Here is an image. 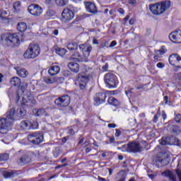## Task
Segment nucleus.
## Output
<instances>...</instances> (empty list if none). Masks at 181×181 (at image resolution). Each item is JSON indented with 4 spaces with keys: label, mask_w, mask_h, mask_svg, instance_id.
<instances>
[{
    "label": "nucleus",
    "mask_w": 181,
    "mask_h": 181,
    "mask_svg": "<svg viewBox=\"0 0 181 181\" xmlns=\"http://www.w3.org/2000/svg\"><path fill=\"white\" fill-rule=\"evenodd\" d=\"M6 117H0V134L6 135L12 129L13 122L15 119V108L10 109L6 113Z\"/></svg>",
    "instance_id": "nucleus-1"
},
{
    "label": "nucleus",
    "mask_w": 181,
    "mask_h": 181,
    "mask_svg": "<svg viewBox=\"0 0 181 181\" xmlns=\"http://www.w3.org/2000/svg\"><path fill=\"white\" fill-rule=\"evenodd\" d=\"M79 49L83 53V55L80 54L78 52H74L71 57L72 62H80V60H83V62H87V59L90 57V53L93 50V47L90 45L83 44L79 45Z\"/></svg>",
    "instance_id": "nucleus-2"
},
{
    "label": "nucleus",
    "mask_w": 181,
    "mask_h": 181,
    "mask_svg": "<svg viewBox=\"0 0 181 181\" xmlns=\"http://www.w3.org/2000/svg\"><path fill=\"white\" fill-rule=\"evenodd\" d=\"M22 94H24L22 97V105H27V107H33L34 105H36V100H35V98L32 96L30 92L22 90V89H19L16 93V103L19 101L21 98L20 95H22Z\"/></svg>",
    "instance_id": "nucleus-3"
},
{
    "label": "nucleus",
    "mask_w": 181,
    "mask_h": 181,
    "mask_svg": "<svg viewBox=\"0 0 181 181\" xmlns=\"http://www.w3.org/2000/svg\"><path fill=\"white\" fill-rule=\"evenodd\" d=\"M1 41L3 45L10 46L11 47H15V46H19V36L16 33H6L1 36Z\"/></svg>",
    "instance_id": "nucleus-4"
},
{
    "label": "nucleus",
    "mask_w": 181,
    "mask_h": 181,
    "mask_svg": "<svg viewBox=\"0 0 181 181\" xmlns=\"http://www.w3.org/2000/svg\"><path fill=\"white\" fill-rule=\"evenodd\" d=\"M170 8V1H165L149 6V9L153 15H162Z\"/></svg>",
    "instance_id": "nucleus-5"
},
{
    "label": "nucleus",
    "mask_w": 181,
    "mask_h": 181,
    "mask_svg": "<svg viewBox=\"0 0 181 181\" xmlns=\"http://www.w3.org/2000/svg\"><path fill=\"white\" fill-rule=\"evenodd\" d=\"M40 54V47L37 44L31 43L24 52L25 59H36Z\"/></svg>",
    "instance_id": "nucleus-6"
},
{
    "label": "nucleus",
    "mask_w": 181,
    "mask_h": 181,
    "mask_svg": "<svg viewBox=\"0 0 181 181\" xmlns=\"http://www.w3.org/2000/svg\"><path fill=\"white\" fill-rule=\"evenodd\" d=\"M105 82L110 88H115L118 84V78L113 73H107L105 76Z\"/></svg>",
    "instance_id": "nucleus-7"
},
{
    "label": "nucleus",
    "mask_w": 181,
    "mask_h": 181,
    "mask_svg": "<svg viewBox=\"0 0 181 181\" xmlns=\"http://www.w3.org/2000/svg\"><path fill=\"white\" fill-rule=\"evenodd\" d=\"M160 145H177V146H180V140L176 138L175 136H170L163 137L160 142Z\"/></svg>",
    "instance_id": "nucleus-8"
},
{
    "label": "nucleus",
    "mask_w": 181,
    "mask_h": 181,
    "mask_svg": "<svg viewBox=\"0 0 181 181\" xmlns=\"http://www.w3.org/2000/svg\"><path fill=\"white\" fill-rule=\"evenodd\" d=\"M71 98L68 95H63L54 100V104L59 107L63 108L70 105Z\"/></svg>",
    "instance_id": "nucleus-9"
},
{
    "label": "nucleus",
    "mask_w": 181,
    "mask_h": 181,
    "mask_svg": "<svg viewBox=\"0 0 181 181\" xmlns=\"http://www.w3.org/2000/svg\"><path fill=\"white\" fill-rule=\"evenodd\" d=\"M28 139L29 142H31V144L39 145V144H42V141H43V134L37 133H31L28 134Z\"/></svg>",
    "instance_id": "nucleus-10"
},
{
    "label": "nucleus",
    "mask_w": 181,
    "mask_h": 181,
    "mask_svg": "<svg viewBox=\"0 0 181 181\" xmlns=\"http://www.w3.org/2000/svg\"><path fill=\"white\" fill-rule=\"evenodd\" d=\"M169 63L173 67L181 69V57L177 54H172L169 57Z\"/></svg>",
    "instance_id": "nucleus-11"
},
{
    "label": "nucleus",
    "mask_w": 181,
    "mask_h": 181,
    "mask_svg": "<svg viewBox=\"0 0 181 181\" xmlns=\"http://www.w3.org/2000/svg\"><path fill=\"white\" fill-rule=\"evenodd\" d=\"M28 11L29 13L33 15L34 16H40L43 12V8L39 5L31 4L28 6Z\"/></svg>",
    "instance_id": "nucleus-12"
},
{
    "label": "nucleus",
    "mask_w": 181,
    "mask_h": 181,
    "mask_svg": "<svg viewBox=\"0 0 181 181\" xmlns=\"http://www.w3.org/2000/svg\"><path fill=\"white\" fill-rule=\"evenodd\" d=\"M168 163L169 161L165 156L156 157L153 160V165H155L157 168H163V166H167Z\"/></svg>",
    "instance_id": "nucleus-13"
},
{
    "label": "nucleus",
    "mask_w": 181,
    "mask_h": 181,
    "mask_svg": "<svg viewBox=\"0 0 181 181\" xmlns=\"http://www.w3.org/2000/svg\"><path fill=\"white\" fill-rule=\"evenodd\" d=\"M106 98H107V94L104 93H96L93 98L94 105H95V107H98V105H101V104H103V103H105Z\"/></svg>",
    "instance_id": "nucleus-14"
},
{
    "label": "nucleus",
    "mask_w": 181,
    "mask_h": 181,
    "mask_svg": "<svg viewBox=\"0 0 181 181\" xmlns=\"http://www.w3.org/2000/svg\"><path fill=\"white\" fill-rule=\"evenodd\" d=\"M62 15L63 22H70L74 18V13L69 8H64Z\"/></svg>",
    "instance_id": "nucleus-15"
},
{
    "label": "nucleus",
    "mask_w": 181,
    "mask_h": 181,
    "mask_svg": "<svg viewBox=\"0 0 181 181\" xmlns=\"http://www.w3.org/2000/svg\"><path fill=\"white\" fill-rule=\"evenodd\" d=\"M92 76L90 74L88 75H80L78 76L79 83V88L81 90H86V87L87 86V83L91 78Z\"/></svg>",
    "instance_id": "nucleus-16"
},
{
    "label": "nucleus",
    "mask_w": 181,
    "mask_h": 181,
    "mask_svg": "<svg viewBox=\"0 0 181 181\" xmlns=\"http://www.w3.org/2000/svg\"><path fill=\"white\" fill-rule=\"evenodd\" d=\"M141 150L142 147L141 146V144L139 142L132 141L129 143V152L138 153V152H141Z\"/></svg>",
    "instance_id": "nucleus-17"
},
{
    "label": "nucleus",
    "mask_w": 181,
    "mask_h": 181,
    "mask_svg": "<svg viewBox=\"0 0 181 181\" xmlns=\"http://www.w3.org/2000/svg\"><path fill=\"white\" fill-rule=\"evenodd\" d=\"M169 39L173 43H181V30L171 33Z\"/></svg>",
    "instance_id": "nucleus-18"
},
{
    "label": "nucleus",
    "mask_w": 181,
    "mask_h": 181,
    "mask_svg": "<svg viewBox=\"0 0 181 181\" xmlns=\"http://www.w3.org/2000/svg\"><path fill=\"white\" fill-rule=\"evenodd\" d=\"M31 162H32V158H30V157L26 154L23 155L17 160V163L18 165H20V166L28 165V163H30Z\"/></svg>",
    "instance_id": "nucleus-19"
},
{
    "label": "nucleus",
    "mask_w": 181,
    "mask_h": 181,
    "mask_svg": "<svg viewBox=\"0 0 181 181\" xmlns=\"http://www.w3.org/2000/svg\"><path fill=\"white\" fill-rule=\"evenodd\" d=\"M163 176L165 177H168L169 180L171 181H177L176 178V174L172 172L171 170H166L165 171L162 173Z\"/></svg>",
    "instance_id": "nucleus-20"
},
{
    "label": "nucleus",
    "mask_w": 181,
    "mask_h": 181,
    "mask_svg": "<svg viewBox=\"0 0 181 181\" xmlns=\"http://www.w3.org/2000/svg\"><path fill=\"white\" fill-rule=\"evenodd\" d=\"M85 6L90 13H97V6H95V4L93 2H87L86 3Z\"/></svg>",
    "instance_id": "nucleus-21"
},
{
    "label": "nucleus",
    "mask_w": 181,
    "mask_h": 181,
    "mask_svg": "<svg viewBox=\"0 0 181 181\" xmlns=\"http://www.w3.org/2000/svg\"><path fill=\"white\" fill-rule=\"evenodd\" d=\"M15 70L16 71L17 74L18 76H19V77H22L23 78H26L27 76H29V72L28 71V70L23 68L17 66L15 68Z\"/></svg>",
    "instance_id": "nucleus-22"
},
{
    "label": "nucleus",
    "mask_w": 181,
    "mask_h": 181,
    "mask_svg": "<svg viewBox=\"0 0 181 181\" xmlns=\"http://www.w3.org/2000/svg\"><path fill=\"white\" fill-rule=\"evenodd\" d=\"M33 112L35 117H43V115L47 117V115H49L47 112H46V110L43 108L34 109Z\"/></svg>",
    "instance_id": "nucleus-23"
},
{
    "label": "nucleus",
    "mask_w": 181,
    "mask_h": 181,
    "mask_svg": "<svg viewBox=\"0 0 181 181\" xmlns=\"http://www.w3.org/2000/svg\"><path fill=\"white\" fill-rule=\"evenodd\" d=\"M54 16H56V11L49 8L47 10L45 14L44 15V19L49 21V19H53Z\"/></svg>",
    "instance_id": "nucleus-24"
},
{
    "label": "nucleus",
    "mask_w": 181,
    "mask_h": 181,
    "mask_svg": "<svg viewBox=\"0 0 181 181\" xmlns=\"http://www.w3.org/2000/svg\"><path fill=\"white\" fill-rule=\"evenodd\" d=\"M68 67L74 73H78V71L80 70V65H78L76 62L69 63Z\"/></svg>",
    "instance_id": "nucleus-25"
},
{
    "label": "nucleus",
    "mask_w": 181,
    "mask_h": 181,
    "mask_svg": "<svg viewBox=\"0 0 181 181\" xmlns=\"http://www.w3.org/2000/svg\"><path fill=\"white\" fill-rule=\"evenodd\" d=\"M50 76H56L60 73V66L55 65L52 66L48 71Z\"/></svg>",
    "instance_id": "nucleus-26"
},
{
    "label": "nucleus",
    "mask_w": 181,
    "mask_h": 181,
    "mask_svg": "<svg viewBox=\"0 0 181 181\" xmlns=\"http://www.w3.org/2000/svg\"><path fill=\"white\" fill-rule=\"evenodd\" d=\"M125 179H127V171L122 170L117 173L116 177L117 181H125Z\"/></svg>",
    "instance_id": "nucleus-27"
},
{
    "label": "nucleus",
    "mask_w": 181,
    "mask_h": 181,
    "mask_svg": "<svg viewBox=\"0 0 181 181\" xmlns=\"http://www.w3.org/2000/svg\"><path fill=\"white\" fill-rule=\"evenodd\" d=\"M11 85L13 87H21V84L22 83V81L19 77H13L10 80Z\"/></svg>",
    "instance_id": "nucleus-28"
},
{
    "label": "nucleus",
    "mask_w": 181,
    "mask_h": 181,
    "mask_svg": "<svg viewBox=\"0 0 181 181\" xmlns=\"http://www.w3.org/2000/svg\"><path fill=\"white\" fill-rule=\"evenodd\" d=\"M107 103L110 105H113V107H119V105H121V103L114 97H110L107 100Z\"/></svg>",
    "instance_id": "nucleus-29"
},
{
    "label": "nucleus",
    "mask_w": 181,
    "mask_h": 181,
    "mask_svg": "<svg viewBox=\"0 0 181 181\" xmlns=\"http://www.w3.org/2000/svg\"><path fill=\"white\" fill-rule=\"evenodd\" d=\"M3 176L5 179L15 177V176H18V172L16 170L6 171L3 173Z\"/></svg>",
    "instance_id": "nucleus-30"
},
{
    "label": "nucleus",
    "mask_w": 181,
    "mask_h": 181,
    "mask_svg": "<svg viewBox=\"0 0 181 181\" xmlns=\"http://www.w3.org/2000/svg\"><path fill=\"white\" fill-rule=\"evenodd\" d=\"M28 29V25H26V23L25 22H20L17 25V30L18 32H25L26 30Z\"/></svg>",
    "instance_id": "nucleus-31"
},
{
    "label": "nucleus",
    "mask_w": 181,
    "mask_h": 181,
    "mask_svg": "<svg viewBox=\"0 0 181 181\" xmlns=\"http://www.w3.org/2000/svg\"><path fill=\"white\" fill-rule=\"evenodd\" d=\"M31 125L32 122H29V120H24L21 122V127L23 129H30Z\"/></svg>",
    "instance_id": "nucleus-32"
},
{
    "label": "nucleus",
    "mask_w": 181,
    "mask_h": 181,
    "mask_svg": "<svg viewBox=\"0 0 181 181\" xmlns=\"http://www.w3.org/2000/svg\"><path fill=\"white\" fill-rule=\"evenodd\" d=\"M170 131L171 132V134H180L181 130L180 129H179V127L176 126V125H172L170 127Z\"/></svg>",
    "instance_id": "nucleus-33"
},
{
    "label": "nucleus",
    "mask_w": 181,
    "mask_h": 181,
    "mask_svg": "<svg viewBox=\"0 0 181 181\" xmlns=\"http://www.w3.org/2000/svg\"><path fill=\"white\" fill-rule=\"evenodd\" d=\"M175 173L177 175L179 180L181 181V160H179L178 164L177 165V169L175 170Z\"/></svg>",
    "instance_id": "nucleus-34"
},
{
    "label": "nucleus",
    "mask_w": 181,
    "mask_h": 181,
    "mask_svg": "<svg viewBox=\"0 0 181 181\" xmlns=\"http://www.w3.org/2000/svg\"><path fill=\"white\" fill-rule=\"evenodd\" d=\"M55 52L57 53V54H59V56H64V54L67 53V50H66V49L64 48L57 47L55 49Z\"/></svg>",
    "instance_id": "nucleus-35"
},
{
    "label": "nucleus",
    "mask_w": 181,
    "mask_h": 181,
    "mask_svg": "<svg viewBox=\"0 0 181 181\" xmlns=\"http://www.w3.org/2000/svg\"><path fill=\"white\" fill-rule=\"evenodd\" d=\"M17 113L18 117H23L26 115V110L23 107H18L17 109Z\"/></svg>",
    "instance_id": "nucleus-36"
},
{
    "label": "nucleus",
    "mask_w": 181,
    "mask_h": 181,
    "mask_svg": "<svg viewBox=\"0 0 181 181\" xmlns=\"http://www.w3.org/2000/svg\"><path fill=\"white\" fill-rule=\"evenodd\" d=\"M78 47V45H77V42H71L68 44L67 49L69 50H77V48Z\"/></svg>",
    "instance_id": "nucleus-37"
},
{
    "label": "nucleus",
    "mask_w": 181,
    "mask_h": 181,
    "mask_svg": "<svg viewBox=\"0 0 181 181\" xmlns=\"http://www.w3.org/2000/svg\"><path fill=\"white\" fill-rule=\"evenodd\" d=\"M67 2H69V0H55V4L59 6H64L67 5Z\"/></svg>",
    "instance_id": "nucleus-38"
},
{
    "label": "nucleus",
    "mask_w": 181,
    "mask_h": 181,
    "mask_svg": "<svg viewBox=\"0 0 181 181\" xmlns=\"http://www.w3.org/2000/svg\"><path fill=\"white\" fill-rule=\"evenodd\" d=\"M118 149L122 151V152H129V144H124L122 147H118Z\"/></svg>",
    "instance_id": "nucleus-39"
},
{
    "label": "nucleus",
    "mask_w": 181,
    "mask_h": 181,
    "mask_svg": "<svg viewBox=\"0 0 181 181\" xmlns=\"http://www.w3.org/2000/svg\"><path fill=\"white\" fill-rule=\"evenodd\" d=\"M134 88H130L129 90H125V94L127 95L129 98H131V97H134L135 95V93H133Z\"/></svg>",
    "instance_id": "nucleus-40"
},
{
    "label": "nucleus",
    "mask_w": 181,
    "mask_h": 181,
    "mask_svg": "<svg viewBox=\"0 0 181 181\" xmlns=\"http://www.w3.org/2000/svg\"><path fill=\"white\" fill-rule=\"evenodd\" d=\"M0 158L1 161L8 160V159H9V154L8 153L0 154Z\"/></svg>",
    "instance_id": "nucleus-41"
},
{
    "label": "nucleus",
    "mask_w": 181,
    "mask_h": 181,
    "mask_svg": "<svg viewBox=\"0 0 181 181\" xmlns=\"http://www.w3.org/2000/svg\"><path fill=\"white\" fill-rule=\"evenodd\" d=\"M39 124L36 122L31 123L30 129H37Z\"/></svg>",
    "instance_id": "nucleus-42"
},
{
    "label": "nucleus",
    "mask_w": 181,
    "mask_h": 181,
    "mask_svg": "<svg viewBox=\"0 0 181 181\" xmlns=\"http://www.w3.org/2000/svg\"><path fill=\"white\" fill-rule=\"evenodd\" d=\"M175 122H181V115L180 114L175 115Z\"/></svg>",
    "instance_id": "nucleus-43"
},
{
    "label": "nucleus",
    "mask_w": 181,
    "mask_h": 181,
    "mask_svg": "<svg viewBox=\"0 0 181 181\" xmlns=\"http://www.w3.org/2000/svg\"><path fill=\"white\" fill-rule=\"evenodd\" d=\"M13 8L14 9H17V11L19 9V8H21V2L17 1L16 3L13 4Z\"/></svg>",
    "instance_id": "nucleus-44"
},
{
    "label": "nucleus",
    "mask_w": 181,
    "mask_h": 181,
    "mask_svg": "<svg viewBox=\"0 0 181 181\" xmlns=\"http://www.w3.org/2000/svg\"><path fill=\"white\" fill-rule=\"evenodd\" d=\"M115 136H116L117 138H118V136H121V130L119 129H115Z\"/></svg>",
    "instance_id": "nucleus-45"
},
{
    "label": "nucleus",
    "mask_w": 181,
    "mask_h": 181,
    "mask_svg": "<svg viewBox=\"0 0 181 181\" xmlns=\"http://www.w3.org/2000/svg\"><path fill=\"white\" fill-rule=\"evenodd\" d=\"M107 45H108V41L103 42L102 44L100 45L99 49H104V47H107Z\"/></svg>",
    "instance_id": "nucleus-46"
},
{
    "label": "nucleus",
    "mask_w": 181,
    "mask_h": 181,
    "mask_svg": "<svg viewBox=\"0 0 181 181\" xmlns=\"http://www.w3.org/2000/svg\"><path fill=\"white\" fill-rule=\"evenodd\" d=\"M157 67L158 69H163V67H165V64L162 63V62H158L157 64Z\"/></svg>",
    "instance_id": "nucleus-47"
},
{
    "label": "nucleus",
    "mask_w": 181,
    "mask_h": 181,
    "mask_svg": "<svg viewBox=\"0 0 181 181\" xmlns=\"http://www.w3.org/2000/svg\"><path fill=\"white\" fill-rule=\"evenodd\" d=\"M159 115H160V113L158 112V114L154 116L153 122H158V118H159Z\"/></svg>",
    "instance_id": "nucleus-48"
},
{
    "label": "nucleus",
    "mask_w": 181,
    "mask_h": 181,
    "mask_svg": "<svg viewBox=\"0 0 181 181\" xmlns=\"http://www.w3.org/2000/svg\"><path fill=\"white\" fill-rule=\"evenodd\" d=\"M67 165H68L67 163H64L62 165H57V167H55V169H60V168H66Z\"/></svg>",
    "instance_id": "nucleus-49"
},
{
    "label": "nucleus",
    "mask_w": 181,
    "mask_h": 181,
    "mask_svg": "<svg viewBox=\"0 0 181 181\" xmlns=\"http://www.w3.org/2000/svg\"><path fill=\"white\" fill-rule=\"evenodd\" d=\"M68 134H69V135H75L76 132H74V129H69L68 131Z\"/></svg>",
    "instance_id": "nucleus-50"
},
{
    "label": "nucleus",
    "mask_w": 181,
    "mask_h": 181,
    "mask_svg": "<svg viewBox=\"0 0 181 181\" xmlns=\"http://www.w3.org/2000/svg\"><path fill=\"white\" fill-rule=\"evenodd\" d=\"M115 46H117V41L114 40L110 43V47H114Z\"/></svg>",
    "instance_id": "nucleus-51"
},
{
    "label": "nucleus",
    "mask_w": 181,
    "mask_h": 181,
    "mask_svg": "<svg viewBox=\"0 0 181 181\" xmlns=\"http://www.w3.org/2000/svg\"><path fill=\"white\" fill-rule=\"evenodd\" d=\"M129 4L130 5H136V0H129Z\"/></svg>",
    "instance_id": "nucleus-52"
},
{
    "label": "nucleus",
    "mask_w": 181,
    "mask_h": 181,
    "mask_svg": "<svg viewBox=\"0 0 181 181\" xmlns=\"http://www.w3.org/2000/svg\"><path fill=\"white\" fill-rule=\"evenodd\" d=\"M108 128H116L117 127V124H114V123H111V124H109L107 125Z\"/></svg>",
    "instance_id": "nucleus-53"
},
{
    "label": "nucleus",
    "mask_w": 181,
    "mask_h": 181,
    "mask_svg": "<svg viewBox=\"0 0 181 181\" xmlns=\"http://www.w3.org/2000/svg\"><path fill=\"white\" fill-rule=\"evenodd\" d=\"M157 53H160V54H165L166 53V50H164L163 49H161L160 50H158Z\"/></svg>",
    "instance_id": "nucleus-54"
},
{
    "label": "nucleus",
    "mask_w": 181,
    "mask_h": 181,
    "mask_svg": "<svg viewBox=\"0 0 181 181\" xmlns=\"http://www.w3.org/2000/svg\"><path fill=\"white\" fill-rule=\"evenodd\" d=\"M45 4H47V5H53V0H46Z\"/></svg>",
    "instance_id": "nucleus-55"
},
{
    "label": "nucleus",
    "mask_w": 181,
    "mask_h": 181,
    "mask_svg": "<svg viewBox=\"0 0 181 181\" xmlns=\"http://www.w3.org/2000/svg\"><path fill=\"white\" fill-rule=\"evenodd\" d=\"M67 139H69V136L63 137L62 142H63V144H66L67 142Z\"/></svg>",
    "instance_id": "nucleus-56"
},
{
    "label": "nucleus",
    "mask_w": 181,
    "mask_h": 181,
    "mask_svg": "<svg viewBox=\"0 0 181 181\" xmlns=\"http://www.w3.org/2000/svg\"><path fill=\"white\" fill-rule=\"evenodd\" d=\"M98 181H110L109 180H107L105 178H103V177H101L100 176L98 177Z\"/></svg>",
    "instance_id": "nucleus-57"
},
{
    "label": "nucleus",
    "mask_w": 181,
    "mask_h": 181,
    "mask_svg": "<svg viewBox=\"0 0 181 181\" xmlns=\"http://www.w3.org/2000/svg\"><path fill=\"white\" fill-rule=\"evenodd\" d=\"M118 12H119V13H121L122 15H124V13H125V11H124V9L121 8H119L118 9Z\"/></svg>",
    "instance_id": "nucleus-58"
},
{
    "label": "nucleus",
    "mask_w": 181,
    "mask_h": 181,
    "mask_svg": "<svg viewBox=\"0 0 181 181\" xmlns=\"http://www.w3.org/2000/svg\"><path fill=\"white\" fill-rule=\"evenodd\" d=\"M110 144H114V142H115V138H114V136L110 137Z\"/></svg>",
    "instance_id": "nucleus-59"
},
{
    "label": "nucleus",
    "mask_w": 181,
    "mask_h": 181,
    "mask_svg": "<svg viewBox=\"0 0 181 181\" xmlns=\"http://www.w3.org/2000/svg\"><path fill=\"white\" fill-rule=\"evenodd\" d=\"M45 83H47V84H52V83L53 82L52 81V79L47 78V80H45Z\"/></svg>",
    "instance_id": "nucleus-60"
},
{
    "label": "nucleus",
    "mask_w": 181,
    "mask_h": 181,
    "mask_svg": "<svg viewBox=\"0 0 181 181\" xmlns=\"http://www.w3.org/2000/svg\"><path fill=\"white\" fill-rule=\"evenodd\" d=\"M134 22H135V20H134V18H131L129 21V25H134Z\"/></svg>",
    "instance_id": "nucleus-61"
},
{
    "label": "nucleus",
    "mask_w": 181,
    "mask_h": 181,
    "mask_svg": "<svg viewBox=\"0 0 181 181\" xmlns=\"http://www.w3.org/2000/svg\"><path fill=\"white\" fill-rule=\"evenodd\" d=\"M162 117L163 119H166V113L165 112V111H162Z\"/></svg>",
    "instance_id": "nucleus-62"
},
{
    "label": "nucleus",
    "mask_w": 181,
    "mask_h": 181,
    "mask_svg": "<svg viewBox=\"0 0 181 181\" xmlns=\"http://www.w3.org/2000/svg\"><path fill=\"white\" fill-rule=\"evenodd\" d=\"M93 45H98L99 42H98V40H97V39L93 38Z\"/></svg>",
    "instance_id": "nucleus-63"
},
{
    "label": "nucleus",
    "mask_w": 181,
    "mask_h": 181,
    "mask_svg": "<svg viewBox=\"0 0 181 181\" xmlns=\"http://www.w3.org/2000/svg\"><path fill=\"white\" fill-rule=\"evenodd\" d=\"M168 100H169V97H168V96L164 97L165 104H168Z\"/></svg>",
    "instance_id": "nucleus-64"
}]
</instances>
